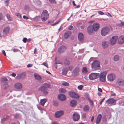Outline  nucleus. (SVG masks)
Returning a JSON list of instances; mask_svg holds the SVG:
<instances>
[{
	"label": "nucleus",
	"mask_w": 124,
	"mask_h": 124,
	"mask_svg": "<svg viewBox=\"0 0 124 124\" xmlns=\"http://www.w3.org/2000/svg\"><path fill=\"white\" fill-rule=\"evenodd\" d=\"M50 85L49 84L45 83L43 84L39 88L38 90L42 93L46 95L48 94L47 89L49 88Z\"/></svg>",
	"instance_id": "obj_1"
},
{
	"label": "nucleus",
	"mask_w": 124,
	"mask_h": 124,
	"mask_svg": "<svg viewBox=\"0 0 124 124\" xmlns=\"http://www.w3.org/2000/svg\"><path fill=\"white\" fill-rule=\"evenodd\" d=\"M49 14L48 11L44 10L43 11L41 15V18L43 22L46 21L48 18Z\"/></svg>",
	"instance_id": "obj_2"
},
{
	"label": "nucleus",
	"mask_w": 124,
	"mask_h": 124,
	"mask_svg": "<svg viewBox=\"0 0 124 124\" xmlns=\"http://www.w3.org/2000/svg\"><path fill=\"white\" fill-rule=\"evenodd\" d=\"M91 67L93 69H99L100 68V62L96 60L94 61L92 64Z\"/></svg>",
	"instance_id": "obj_3"
},
{
	"label": "nucleus",
	"mask_w": 124,
	"mask_h": 124,
	"mask_svg": "<svg viewBox=\"0 0 124 124\" xmlns=\"http://www.w3.org/2000/svg\"><path fill=\"white\" fill-rule=\"evenodd\" d=\"M99 75V73H92L89 75V78L90 80H93L98 78Z\"/></svg>",
	"instance_id": "obj_4"
},
{
	"label": "nucleus",
	"mask_w": 124,
	"mask_h": 124,
	"mask_svg": "<svg viewBox=\"0 0 124 124\" xmlns=\"http://www.w3.org/2000/svg\"><path fill=\"white\" fill-rule=\"evenodd\" d=\"M107 78L108 81L112 82L115 79L116 76L115 74L111 73L108 75Z\"/></svg>",
	"instance_id": "obj_5"
},
{
	"label": "nucleus",
	"mask_w": 124,
	"mask_h": 124,
	"mask_svg": "<svg viewBox=\"0 0 124 124\" xmlns=\"http://www.w3.org/2000/svg\"><path fill=\"white\" fill-rule=\"evenodd\" d=\"M107 73L106 71H103L99 75L100 80L102 82H105L106 80V75Z\"/></svg>",
	"instance_id": "obj_6"
},
{
	"label": "nucleus",
	"mask_w": 124,
	"mask_h": 124,
	"mask_svg": "<svg viewBox=\"0 0 124 124\" xmlns=\"http://www.w3.org/2000/svg\"><path fill=\"white\" fill-rule=\"evenodd\" d=\"M109 31L108 27H105L102 28L101 31V34L102 36H105L107 35Z\"/></svg>",
	"instance_id": "obj_7"
},
{
	"label": "nucleus",
	"mask_w": 124,
	"mask_h": 124,
	"mask_svg": "<svg viewBox=\"0 0 124 124\" xmlns=\"http://www.w3.org/2000/svg\"><path fill=\"white\" fill-rule=\"evenodd\" d=\"M118 39L117 36H113L110 40V43L111 45H113L115 44Z\"/></svg>",
	"instance_id": "obj_8"
},
{
	"label": "nucleus",
	"mask_w": 124,
	"mask_h": 124,
	"mask_svg": "<svg viewBox=\"0 0 124 124\" xmlns=\"http://www.w3.org/2000/svg\"><path fill=\"white\" fill-rule=\"evenodd\" d=\"M69 95L71 97L76 99H78L79 96L74 92H71L69 93Z\"/></svg>",
	"instance_id": "obj_9"
},
{
	"label": "nucleus",
	"mask_w": 124,
	"mask_h": 124,
	"mask_svg": "<svg viewBox=\"0 0 124 124\" xmlns=\"http://www.w3.org/2000/svg\"><path fill=\"white\" fill-rule=\"evenodd\" d=\"M92 27V25H90L87 27V32L89 35L92 34L95 31Z\"/></svg>",
	"instance_id": "obj_10"
},
{
	"label": "nucleus",
	"mask_w": 124,
	"mask_h": 124,
	"mask_svg": "<svg viewBox=\"0 0 124 124\" xmlns=\"http://www.w3.org/2000/svg\"><path fill=\"white\" fill-rule=\"evenodd\" d=\"M116 84L120 86L124 85V79L122 78H118L116 82Z\"/></svg>",
	"instance_id": "obj_11"
},
{
	"label": "nucleus",
	"mask_w": 124,
	"mask_h": 124,
	"mask_svg": "<svg viewBox=\"0 0 124 124\" xmlns=\"http://www.w3.org/2000/svg\"><path fill=\"white\" fill-rule=\"evenodd\" d=\"M80 118L79 115L76 112L74 113L73 115V119L75 121H78Z\"/></svg>",
	"instance_id": "obj_12"
},
{
	"label": "nucleus",
	"mask_w": 124,
	"mask_h": 124,
	"mask_svg": "<svg viewBox=\"0 0 124 124\" xmlns=\"http://www.w3.org/2000/svg\"><path fill=\"white\" fill-rule=\"evenodd\" d=\"M64 114V112L62 110H60L56 112L55 114L56 118H58L62 115Z\"/></svg>",
	"instance_id": "obj_13"
},
{
	"label": "nucleus",
	"mask_w": 124,
	"mask_h": 124,
	"mask_svg": "<svg viewBox=\"0 0 124 124\" xmlns=\"http://www.w3.org/2000/svg\"><path fill=\"white\" fill-rule=\"evenodd\" d=\"M92 27L95 31H97L99 27V24L97 23H93L92 25Z\"/></svg>",
	"instance_id": "obj_14"
},
{
	"label": "nucleus",
	"mask_w": 124,
	"mask_h": 124,
	"mask_svg": "<svg viewBox=\"0 0 124 124\" xmlns=\"http://www.w3.org/2000/svg\"><path fill=\"white\" fill-rule=\"evenodd\" d=\"M66 49V47L64 46H61L59 48L58 51L60 53H62L64 52Z\"/></svg>",
	"instance_id": "obj_15"
},
{
	"label": "nucleus",
	"mask_w": 124,
	"mask_h": 124,
	"mask_svg": "<svg viewBox=\"0 0 124 124\" xmlns=\"http://www.w3.org/2000/svg\"><path fill=\"white\" fill-rule=\"evenodd\" d=\"M101 118V114H99L97 116L95 121V123L96 124H98L100 122Z\"/></svg>",
	"instance_id": "obj_16"
},
{
	"label": "nucleus",
	"mask_w": 124,
	"mask_h": 124,
	"mask_svg": "<svg viewBox=\"0 0 124 124\" xmlns=\"http://www.w3.org/2000/svg\"><path fill=\"white\" fill-rule=\"evenodd\" d=\"M77 102L75 100L71 101L70 102V105L71 107H73L76 106L77 105Z\"/></svg>",
	"instance_id": "obj_17"
},
{
	"label": "nucleus",
	"mask_w": 124,
	"mask_h": 124,
	"mask_svg": "<svg viewBox=\"0 0 124 124\" xmlns=\"http://www.w3.org/2000/svg\"><path fill=\"white\" fill-rule=\"evenodd\" d=\"M22 87V84L20 83H17L14 85V87L16 89H20Z\"/></svg>",
	"instance_id": "obj_18"
},
{
	"label": "nucleus",
	"mask_w": 124,
	"mask_h": 124,
	"mask_svg": "<svg viewBox=\"0 0 124 124\" xmlns=\"http://www.w3.org/2000/svg\"><path fill=\"white\" fill-rule=\"evenodd\" d=\"M116 101L113 98L108 99L106 101V103L108 104H113Z\"/></svg>",
	"instance_id": "obj_19"
},
{
	"label": "nucleus",
	"mask_w": 124,
	"mask_h": 124,
	"mask_svg": "<svg viewBox=\"0 0 124 124\" xmlns=\"http://www.w3.org/2000/svg\"><path fill=\"white\" fill-rule=\"evenodd\" d=\"M118 42L119 44H121L124 42V36H121L119 38Z\"/></svg>",
	"instance_id": "obj_20"
},
{
	"label": "nucleus",
	"mask_w": 124,
	"mask_h": 124,
	"mask_svg": "<svg viewBox=\"0 0 124 124\" xmlns=\"http://www.w3.org/2000/svg\"><path fill=\"white\" fill-rule=\"evenodd\" d=\"M79 71V68L78 67H76L73 70V72L74 76H76L78 74Z\"/></svg>",
	"instance_id": "obj_21"
},
{
	"label": "nucleus",
	"mask_w": 124,
	"mask_h": 124,
	"mask_svg": "<svg viewBox=\"0 0 124 124\" xmlns=\"http://www.w3.org/2000/svg\"><path fill=\"white\" fill-rule=\"evenodd\" d=\"M58 98L61 101L65 100L66 99V97L63 94H61L58 95Z\"/></svg>",
	"instance_id": "obj_22"
},
{
	"label": "nucleus",
	"mask_w": 124,
	"mask_h": 124,
	"mask_svg": "<svg viewBox=\"0 0 124 124\" xmlns=\"http://www.w3.org/2000/svg\"><path fill=\"white\" fill-rule=\"evenodd\" d=\"M71 32L70 31H68L65 33L64 34V37L65 39H67L70 36Z\"/></svg>",
	"instance_id": "obj_23"
},
{
	"label": "nucleus",
	"mask_w": 124,
	"mask_h": 124,
	"mask_svg": "<svg viewBox=\"0 0 124 124\" xmlns=\"http://www.w3.org/2000/svg\"><path fill=\"white\" fill-rule=\"evenodd\" d=\"M78 38L80 41H82L84 39V35L83 33L80 32L79 33L78 35Z\"/></svg>",
	"instance_id": "obj_24"
},
{
	"label": "nucleus",
	"mask_w": 124,
	"mask_h": 124,
	"mask_svg": "<svg viewBox=\"0 0 124 124\" xmlns=\"http://www.w3.org/2000/svg\"><path fill=\"white\" fill-rule=\"evenodd\" d=\"M10 30V28L9 27L7 26L3 30L4 34H6L9 32Z\"/></svg>",
	"instance_id": "obj_25"
},
{
	"label": "nucleus",
	"mask_w": 124,
	"mask_h": 124,
	"mask_svg": "<svg viewBox=\"0 0 124 124\" xmlns=\"http://www.w3.org/2000/svg\"><path fill=\"white\" fill-rule=\"evenodd\" d=\"M108 44V42L107 41H105L102 42V45L103 47L104 48H105L107 47Z\"/></svg>",
	"instance_id": "obj_26"
},
{
	"label": "nucleus",
	"mask_w": 124,
	"mask_h": 124,
	"mask_svg": "<svg viewBox=\"0 0 124 124\" xmlns=\"http://www.w3.org/2000/svg\"><path fill=\"white\" fill-rule=\"evenodd\" d=\"M34 76L35 79L37 80H39L41 79V77L37 73H35Z\"/></svg>",
	"instance_id": "obj_27"
},
{
	"label": "nucleus",
	"mask_w": 124,
	"mask_h": 124,
	"mask_svg": "<svg viewBox=\"0 0 124 124\" xmlns=\"http://www.w3.org/2000/svg\"><path fill=\"white\" fill-rule=\"evenodd\" d=\"M46 101V100L45 99H44L41 100L40 101V103L41 104L42 106H44V104L45 103Z\"/></svg>",
	"instance_id": "obj_28"
},
{
	"label": "nucleus",
	"mask_w": 124,
	"mask_h": 124,
	"mask_svg": "<svg viewBox=\"0 0 124 124\" xmlns=\"http://www.w3.org/2000/svg\"><path fill=\"white\" fill-rule=\"evenodd\" d=\"M64 64L66 65H68L70 63V61L69 60V59L68 58L64 60Z\"/></svg>",
	"instance_id": "obj_29"
},
{
	"label": "nucleus",
	"mask_w": 124,
	"mask_h": 124,
	"mask_svg": "<svg viewBox=\"0 0 124 124\" xmlns=\"http://www.w3.org/2000/svg\"><path fill=\"white\" fill-rule=\"evenodd\" d=\"M68 71V70L66 68H64L62 70V74L63 75H65L66 74L67 71Z\"/></svg>",
	"instance_id": "obj_30"
},
{
	"label": "nucleus",
	"mask_w": 124,
	"mask_h": 124,
	"mask_svg": "<svg viewBox=\"0 0 124 124\" xmlns=\"http://www.w3.org/2000/svg\"><path fill=\"white\" fill-rule=\"evenodd\" d=\"M89 109V107L88 105H85L84 108V111H86L88 110Z\"/></svg>",
	"instance_id": "obj_31"
},
{
	"label": "nucleus",
	"mask_w": 124,
	"mask_h": 124,
	"mask_svg": "<svg viewBox=\"0 0 124 124\" xmlns=\"http://www.w3.org/2000/svg\"><path fill=\"white\" fill-rule=\"evenodd\" d=\"M6 16L8 21H11L12 20V17L10 16V15L9 14H6Z\"/></svg>",
	"instance_id": "obj_32"
},
{
	"label": "nucleus",
	"mask_w": 124,
	"mask_h": 124,
	"mask_svg": "<svg viewBox=\"0 0 124 124\" xmlns=\"http://www.w3.org/2000/svg\"><path fill=\"white\" fill-rule=\"evenodd\" d=\"M82 71L84 73H86L88 72L87 68L86 67H84L83 68Z\"/></svg>",
	"instance_id": "obj_33"
},
{
	"label": "nucleus",
	"mask_w": 124,
	"mask_h": 124,
	"mask_svg": "<svg viewBox=\"0 0 124 124\" xmlns=\"http://www.w3.org/2000/svg\"><path fill=\"white\" fill-rule=\"evenodd\" d=\"M119 59V56L118 55H115L114 58V60L116 61H117Z\"/></svg>",
	"instance_id": "obj_34"
},
{
	"label": "nucleus",
	"mask_w": 124,
	"mask_h": 124,
	"mask_svg": "<svg viewBox=\"0 0 124 124\" xmlns=\"http://www.w3.org/2000/svg\"><path fill=\"white\" fill-rule=\"evenodd\" d=\"M62 84L63 85L65 86H67L69 85V83L65 81L62 82Z\"/></svg>",
	"instance_id": "obj_35"
},
{
	"label": "nucleus",
	"mask_w": 124,
	"mask_h": 124,
	"mask_svg": "<svg viewBox=\"0 0 124 124\" xmlns=\"http://www.w3.org/2000/svg\"><path fill=\"white\" fill-rule=\"evenodd\" d=\"M59 91L60 92L65 93L66 92V91L65 89L61 88L59 89Z\"/></svg>",
	"instance_id": "obj_36"
},
{
	"label": "nucleus",
	"mask_w": 124,
	"mask_h": 124,
	"mask_svg": "<svg viewBox=\"0 0 124 124\" xmlns=\"http://www.w3.org/2000/svg\"><path fill=\"white\" fill-rule=\"evenodd\" d=\"M33 1L34 3L38 4H40L41 3V2L39 0H33Z\"/></svg>",
	"instance_id": "obj_37"
},
{
	"label": "nucleus",
	"mask_w": 124,
	"mask_h": 124,
	"mask_svg": "<svg viewBox=\"0 0 124 124\" xmlns=\"http://www.w3.org/2000/svg\"><path fill=\"white\" fill-rule=\"evenodd\" d=\"M7 80L8 79H7L5 78H2L1 79V81L2 82H4L5 81H7Z\"/></svg>",
	"instance_id": "obj_38"
},
{
	"label": "nucleus",
	"mask_w": 124,
	"mask_h": 124,
	"mask_svg": "<svg viewBox=\"0 0 124 124\" xmlns=\"http://www.w3.org/2000/svg\"><path fill=\"white\" fill-rule=\"evenodd\" d=\"M83 87V85H81L78 86V89L79 90H81L82 89Z\"/></svg>",
	"instance_id": "obj_39"
},
{
	"label": "nucleus",
	"mask_w": 124,
	"mask_h": 124,
	"mask_svg": "<svg viewBox=\"0 0 124 124\" xmlns=\"http://www.w3.org/2000/svg\"><path fill=\"white\" fill-rule=\"evenodd\" d=\"M68 71L71 70L72 68V67L71 66H69L68 67H66Z\"/></svg>",
	"instance_id": "obj_40"
},
{
	"label": "nucleus",
	"mask_w": 124,
	"mask_h": 124,
	"mask_svg": "<svg viewBox=\"0 0 124 124\" xmlns=\"http://www.w3.org/2000/svg\"><path fill=\"white\" fill-rule=\"evenodd\" d=\"M61 19H59V20H58L57 21V22H56L54 24H52V26H54V25H56V24L58 23H59L60 22V21H61Z\"/></svg>",
	"instance_id": "obj_41"
},
{
	"label": "nucleus",
	"mask_w": 124,
	"mask_h": 124,
	"mask_svg": "<svg viewBox=\"0 0 124 124\" xmlns=\"http://www.w3.org/2000/svg\"><path fill=\"white\" fill-rule=\"evenodd\" d=\"M42 65H44V66H46L47 67H48V64L47 63V62H43L42 64Z\"/></svg>",
	"instance_id": "obj_42"
},
{
	"label": "nucleus",
	"mask_w": 124,
	"mask_h": 124,
	"mask_svg": "<svg viewBox=\"0 0 124 124\" xmlns=\"http://www.w3.org/2000/svg\"><path fill=\"white\" fill-rule=\"evenodd\" d=\"M15 15L17 17H20V18H21V15H20V14H19V13H15Z\"/></svg>",
	"instance_id": "obj_43"
},
{
	"label": "nucleus",
	"mask_w": 124,
	"mask_h": 124,
	"mask_svg": "<svg viewBox=\"0 0 124 124\" xmlns=\"http://www.w3.org/2000/svg\"><path fill=\"white\" fill-rule=\"evenodd\" d=\"M49 2L53 4H55L56 3V2L55 0H49Z\"/></svg>",
	"instance_id": "obj_44"
},
{
	"label": "nucleus",
	"mask_w": 124,
	"mask_h": 124,
	"mask_svg": "<svg viewBox=\"0 0 124 124\" xmlns=\"http://www.w3.org/2000/svg\"><path fill=\"white\" fill-rule=\"evenodd\" d=\"M13 51L14 52H17L20 51L19 50L17 49H13Z\"/></svg>",
	"instance_id": "obj_45"
},
{
	"label": "nucleus",
	"mask_w": 124,
	"mask_h": 124,
	"mask_svg": "<svg viewBox=\"0 0 124 124\" xmlns=\"http://www.w3.org/2000/svg\"><path fill=\"white\" fill-rule=\"evenodd\" d=\"M25 9L26 10H28L29 9V7L28 6H26L24 7Z\"/></svg>",
	"instance_id": "obj_46"
},
{
	"label": "nucleus",
	"mask_w": 124,
	"mask_h": 124,
	"mask_svg": "<svg viewBox=\"0 0 124 124\" xmlns=\"http://www.w3.org/2000/svg\"><path fill=\"white\" fill-rule=\"evenodd\" d=\"M3 15L1 13H0V21L2 20L3 19Z\"/></svg>",
	"instance_id": "obj_47"
},
{
	"label": "nucleus",
	"mask_w": 124,
	"mask_h": 124,
	"mask_svg": "<svg viewBox=\"0 0 124 124\" xmlns=\"http://www.w3.org/2000/svg\"><path fill=\"white\" fill-rule=\"evenodd\" d=\"M4 86L5 87V88H6L8 86L7 83H4Z\"/></svg>",
	"instance_id": "obj_48"
},
{
	"label": "nucleus",
	"mask_w": 124,
	"mask_h": 124,
	"mask_svg": "<svg viewBox=\"0 0 124 124\" xmlns=\"http://www.w3.org/2000/svg\"><path fill=\"white\" fill-rule=\"evenodd\" d=\"M27 39L26 38H24L23 39V41L24 43H26L27 40Z\"/></svg>",
	"instance_id": "obj_49"
},
{
	"label": "nucleus",
	"mask_w": 124,
	"mask_h": 124,
	"mask_svg": "<svg viewBox=\"0 0 124 124\" xmlns=\"http://www.w3.org/2000/svg\"><path fill=\"white\" fill-rule=\"evenodd\" d=\"M98 13L100 15H103L104 14V13L101 11H100L98 12Z\"/></svg>",
	"instance_id": "obj_50"
},
{
	"label": "nucleus",
	"mask_w": 124,
	"mask_h": 124,
	"mask_svg": "<svg viewBox=\"0 0 124 124\" xmlns=\"http://www.w3.org/2000/svg\"><path fill=\"white\" fill-rule=\"evenodd\" d=\"M105 98H104L103 99H102L101 101H100V105H101L102 102L104 101L105 100Z\"/></svg>",
	"instance_id": "obj_51"
},
{
	"label": "nucleus",
	"mask_w": 124,
	"mask_h": 124,
	"mask_svg": "<svg viewBox=\"0 0 124 124\" xmlns=\"http://www.w3.org/2000/svg\"><path fill=\"white\" fill-rule=\"evenodd\" d=\"M120 22L121 23V25L122 26H124V22H122V21L120 20Z\"/></svg>",
	"instance_id": "obj_52"
},
{
	"label": "nucleus",
	"mask_w": 124,
	"mask_h": 124,
	"mask_svg": "<svg viewBox=\"0 0 124 124\" xmlns=\"http://www.w3.org/2000/svg\"><path fill=\"white\" fill-rule=\"evenodd\" d=\"M88 100L90 103H91L92 105L93 104V101L92 100H91L90 99H88Z\"/></svg>",
	"instance_id": "obj_53"
},
{
	"label": "nucleus",
	"mask_w": 124,
	"mask_h": 124,
	"mask_svg": "<svg viewBox=\"0 0 124 124\" xmlns=\"http://www.w3.org/2000/svg\"><path fill=\"white\" fill-rule=\"evenodd\" d=\"M2 53L5 56H6V54L4 50H2L1 51Z\"/></svg>",
	"instance_id": "obj_54"
},
{
	"label": "nucleus",
	"mask_w": 124,
	"mask_h": 124,
	"mask_svg": "<svg viewBox=\"0 0 124 124\" xmlns=\"http://www.w3.org/2000/svg\"><path fill=\"white\" fill-rule=\"evenodd\" d=\"M86 116V114H83L82 116V117L84 118H85Z\"/></svg>",
	"instance_id": "obj_55"
},
{
	"label": "nucleus",
	"mask_w": 124,
	"mask_h": 124,
	"mask_svg": "<svg viewBox=\"0 0 124 124\" xmlns=\"http://www.w3.org/2000/svg\"><path fill=\"white\" fill-rule=\"evenodd\" d=\"M73 28V26H70L68 28L69 30H71Z\"/></svg>",
	"instance_id": "obj_56"
},
{
	"label": "nucleus",
	"mask_w": 124,
	"mask_h": 124,
	"mask_svg": "<svg viewBox=\"0 0 124 124\" xmlns=\"http://www.w3.org/2000/svg\"><path fill=\"white\" fill-rule=\"evenodd\" d=\"M23 18L24 19H29V18L28 17L26 16L25 15H24L23 16Z\"/></svg>",
	"instance_id": "obj_57"
},
{
	"label": "nucleus",
	"mask_w": 124,
	"mask_h": 124,
	"mask_svg": "<svg viewBox=\"0 0 124 124\" xmlns=\"http://www.w3.org/2000/svg\"><path fill=\"white\" fill-rule=\"evenodd\" d=\"M32 66V64H28L27 65V67H31Z\"/></svg>",
	"instance_id": "obj_58"
},
{
	"label": "nucleus",
	"mask_w": 124,
	"mask_h": 124,
	"mask_svg": "<svg viewBox=\"0 0 124 124\" xmlns=\"http://www.w3.org/2000/svg\"><path fill=\"white\" fill-rule=\"evenodd\" d=\"M13 77H15L16 76V74L15 73H12L11 75Z\"/></svg>",
	"instance_id": "obj_59"
},
{
	"label": "nucleus",
	"mask_w": 124,
	"mask_h": 124,
	"mask_svg": "<svg viewBox=\"0 0 124 124\" xmlns=\"http://www.w3.org/2000/svg\"><path fill=\"white\" fill-rule=\"evenodd\" d=\"M55 63L56 64H62V63L60 62H55Z\"/></svg>",
	"instance_id": "obj_60"
},
{
	"label": "nucleus",
	"mask_w": 124,
	"mask_h": 124,
	"mask_svg": "<svg viewBox=\"0 0 124 124\" xmlns=\"http://www.w3.org/2000/svg\"><path fill=\"white\" fill-rule=\"evenodd\" d=\"M98 90L101 92H102V89L100 88H98Z\"/></svg>",
	"instance_id": "obj_61"
},
{
	"label": "nucleus",
	"mask_w": 124,
	"mask_h": 124,
	"mask_svg": "<svg viewBox=\"0 0 124 124\" xmlns=\"http://www.w3.org/2000/svg\"><path fill=\"white\" fill-rule=\"evenodd\" d=\"M85 26L84 25H82L80 27V28L82 29H83L84 28Z\"/></svg>",
	"instance_id": "obj_62"
},
{
	"label": "nucleus",
	"mask_w": 124,
	"mask_h": 124,
	"mask_svg": "<svg viewBox=\"0 0 124 124\" xmlns=\"http://www.w3.org/2000/svg\"><path fill=\"white\" fill-rule=\"evenodd\" d=\"M94 117L93 116H92V118H91V122H93V120H94Z\"/></svg>",
	"instance_id": "obj_63"
},
{
	"label": "nucleus",
	"mask_w": 124,
	"mask_h": 124,
	"mask_svg": "<svg viewBox=\"0 0 124 124\" xmlns=\"http://www.w3.org/2000/svg\"><path fill=\"white\" fill-rule=\"evenodd\" d=\"M72 3H73V5L74 6H76V4H75V2L74 1H72Z\"/></svg>",
	"instance_id": "obj_64"
}]
</instances>
